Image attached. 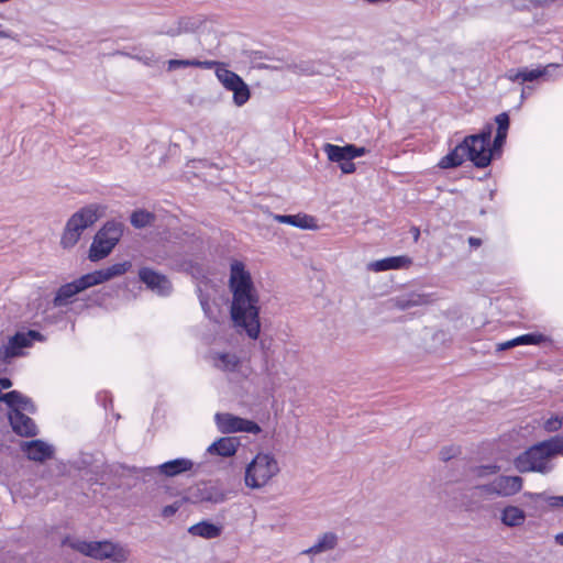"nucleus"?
I'll return each instance as SVG.
<instances>
[{
	"label": "nucleus",
	"instance_id": "f257e3e1",
	"mask_svg": "<svg viewBox=\"0 0 563 563\" xmlns=\"http://www.w3.org/2000/svg\"><path fill=\"white\" fill-rule=\"evenodd\" d=\"M229 289L232 294L230 314L233 324L256 340L261 332L260 297L244 263L233 261L230 265Z\"/></svg>",
	"mask_w": 563,
	"mask_h": 563
},
{
	"label": "nucleus",
	"instance_id": "f03ea898",
	"mask_svg": "<svg viewBox=\"0 0 563 563\" xmlns=\"http://www.w3.org/2000/svg\"><path fill=\"white\" fill-rule=\"evenodd\" d=\"M561 455L555 437L537 442L518 454L514 466L519 473L548 475L555 468L554 459Z\"/></svg>",
	"mask_w": 563,
	"mask_h": 563
},
{
	"label": "nucleus",
	"instance_id": "7ed1b4c3",
	"mask_svg": "<svg viewBox=\"0 0 563 563\" xmlns=\"http://www.w3.org/2000/svg\"><path fill=\"white\" fill-rule=\"evenodd\" d=\"M104 207L98 203L88 205L75 212L66 222L60 239L64 249L73 247L79 241L82 232L95 224L103 214Z\"/></svg>",
	"mask_w": 563,
	"mask_h": 563
},
{
	"label": "nucleus",
	"instance_id": "20e7f679",
	"mask_svg": "<svg viewBox=\"0 0 563 563\" xmlns=\"http://www.w3.org/2000/svg\"><path fill=\"white\" fill-rule=\"evenodd\" d=\"M279 472L278 462L268 453H258L245 470V485L262 488Z\"/></svg>",
	"mask_w": 563,
	"mask_h": 563
},
{
	"label": "nucleus",
	"instance_id": "39448f33",
	"mask_svg": "<svg viewBox=\"0 0 563 563\" xmlns=\"http://www.w3.org/2000/svg\"><path fill=\"white\" fill-rule=\"evenodd\" d=\"M123 234V224L108 221L95 235L89 249L88 258L99 262L106 258L115 247Z\"/></svg>",
	"mask_w": 563,
	"mask_h": 563
},
{
	"label": "nucleus",
	"instance_id": "423d86ee",
	"mask_svg": "<svg viewBox=\"0 0 563 563\" xmlns=\"http://www.w3.org/2000/svg\"><path fill=\"white\" fill-rule=\"evenodd\" d=\"M71 547L80 553L97 559H109L115 563H122L128 560L129 552L120 544L109 541H75Z\"/></svg>",
	"mask_w": 563,
	"mask_h": 563
},
{
	"label": "nucleus",
	"instance_id": "0eeeda50",
	"mask_svg": "<svg viewBox=\"0 0 563 563\" xmlns=\"http://www.w3.org/2000/svg\"><path fill=\"white\" fill-rule=\"evenodd\" d=\"M216 76L227 90L233 92V102L236 107H242L249 101L250 88L238 74L223 64L216 69Z\"/></svg>",
	"mask_w": 563,
	"mask_h": 563
},
{
	"label": "nucleus",
	"instance_id": "6e6552de",
	"mask_svg": "<svg viewBox=\"0 0 563 563\" xmlns=\"http://www.w3.org/2000/svg\"><path fill=\"white\" fill-rule=\"evenodd\" d=\"M214 423L221 433L246 432L258 434L262 428L254 421L234 416L229 412H217Z\"/></svg>",
	"mask_w": 563,
	"mask_h": 563
},
{
	"label": "nucleus",
	"instance_id": "1a4fd4ad",
	"mask_svg": "<svg viewBox=\"0 0 563 563\" xmlns=\"http://www.w3.org/2000/svg\"><path fill=\"white\" fill-rule=\"evenodd\" d=\"M40 332L30 330L26 333L18 332L11 336L0 350V364H9L12 358L23 355V349L31 345L34 340H41Z\"/></svg>",
	"mask_w": 563,
	"mask_h": 563
},
{
	"label": "nucleus",
	"instance_id": "9d476101",
	"mask_svg": "<svg viewBox=\"0 0 563 563\" xmlns=\"http://www.w3.org/2000/svg\"><path fill=\"white\" fill-rule=\"evenodd\" d=\"M229 493L217 484L200 483L191 487L186 500L192 504H221L228 499Z\"/></svg>",
	"mask_w": 563,
	"mask_h": 563
},
{
	"label": "nucleus",
	"instance_id": "9b49d317",
	"mask_svg": "<svg viewBox=\"0 0 563 563\" xmlns=\"http://www.w3.org/2000/svg\"><path fill=\"white\" fill-rule=\"evenodd\" d=\"M467 144L468 159L477 168H485L489 166L494 157V150H490V144L468 135L465 137Z\"/></svg>",
	"mask_w": 563,
	"mask_h": 563
},
{
	"label": "nucleus",
	"instance_id": "f8f14e48",
	"mask_svg": "<svg viewBox=\"0 0 563 563\" xmlns=\"http://www.w3.org/2000/svg\"><path fill=\"white\" fill-rule=\"evenodd\" d=\"M89 287H92V285L87 274L82 275L78 279L73 280L71 283H67L60 286L53 299V306L57 308L68 306L73 302V299L77 294L86 290Z\"/></svg>",
	"mask_w": 563,
	"mask_h": 563
},
{
	"label": "nucleus",
	"instance_id": "ddd939ff",
	"mask_svg": "<svg viewBox=\"0 0 563 563\" xmlns=\"http://www.w3.org/2000/svg\"><path fill=\"white\" fill-rule=\"evenodd\" d=\"M559 67L560 66L556 64H549L544 67H538L533 69H529L528 67L509 69L506 73V78L510 81H517L520 84L526 81H534L540 78L550 79L553 77V71Z\"/></svg>",
	"mask_w": 563,
	"mask_h": 563
},
{
	"label": "nucleus",
	"instance_id": "4468645a",
	"mask_svg": "<svg viewBox=\"0 0 563 563\" xmlns=\"http://www.w3.org/2000/svg\"><path fill=\"white\" fill-rule=\"evenodd\" d=\"M139 277L147 288L155 291L159 296H167L172 292V284L169 279L152 268L143 267L139 272Z\"/></svg>",
	"mask_w": 563,
	"mask_h": 563
},
{
	"label": "nucleus",
	"instance_id": "2eb2a0df",
	"mask_svg": "<svg viewBox=\"0 0 563 563\" xmlns=\"http://www.w3.org/2000/svg\"><path fill=\"white\" fill-rule=\"evenodd\" d=\"M194 467V462L186 457H179L175 460L167 461L157 467H151L144 470L146 474H153L158 472L159 474L166 477H174L180 475L183 473L191 471Z\"/></svg>",
	"mask_w": 563,
	"mask_h": 563
},
{
	"label": "nucleus",
	"instance_id": "dca6fc26",
	"mask_svg": "<svg viewBox=\"0 0 563 563\" xmlns=\"http://www.w3.org/2000/svg\"><path fill=\"white\" fill-rule=\"evenodd\" d=\"M131 267L132 263L130 261H124L122 263H115L109 267L88 273L87 276L91 282V285L96 286L125 274Z\"/></svg>",
	"mask_w": 563,
	"mask_h": 563
},
{
	"label": "nucleus",
	"instance_id": "f3484780",
	"mask_svg": "<svg viewBox=\"0 0 563 563\" xmlns=\"http://www.w3.org/2000/svg\"><path fill=\"white\" fill-rule=\"evenodd\" d=\"M21 450L25 453L29 460L35 462H44L51 459L54 453L53 446L42 440L22 442Z\"/></svg>",
	"mask_w": 563,
	"mask_h": 563
},
{
	"label": "nucleus",
	"instance_id": "a211bd4d",
	"mask_svg": "<svg viewBox=\"0 0 563 563\" xmlns=\"http://www.w3.org/2000/svg\"><path fill=\"white\" fill-rule=\"evenodd\" d=\"M9 421L12 430L21 437H35L37 434V427L33 419L19 410L9 412Z\"/></svg>",
	"mask_w": 563,
	"mask_h": 563
},
{
	"label": "nucleus",
	"instance_id": "6ab92c4d",
	"mask_svg": "<svg viewBox=\"0 0 563 563\" xmlns=\"http://www.w3.org/2000/svg\"><path fill=\"white\" fill-rule=\"evenodd\" d=\"M412 265V258L407 255L390 256L371 262L367 269L372 272H385L391 269L408 268Z\"/></svg>",
	"mask_w": 563,
	"mask_h": 563
},
{
	"label": "nucleus",
	"instance_id": "aec40b11",
	"mask_svg": "<svg viewBox=\"0 0 563 563\" xmlns=\"http://www.w3.org/2000/svg\"><path fill=\"white\" fill-rule=\"evenodd\" d=\"M0 399L1 402H4L11 409L10 411L19 410L21 412L34 413L36 409L32 399L18 390L5 393L3 396H0Z\"/></svg>",
	"mask_w": 563,
	"mask_h": 563
},
{
	"label": "nucleus",
	"instance_id": "412c9836",
	"mask_svg": "<svg viewBox=\"0 0 563 563\" xmlns=\"http://www.w3.org/2000/svg\"><path fill=\"white\" fill-rule=\"evenodd\" d=\"M273 219L278 223L289 224L303 230H317L316 218L306 213L298 214H274Z\"/></svg>",
	"mask_w": 563,
	"mask_h": 563
},
{
	"label": "nucleus",
	"instance_id": "4be33fe9",
	"mask_svg": "<svg viewBox=\"0 0 563 563\" xmlns=\"http://www.w3.org/2000/svg\"><path fill=\"white\" fill-rule=\"evenodd\" d=\"M240 445V440L235 437H224L214 441L207 449V452L212 455H219L222 457H230L236 453Z\"/></svg>",
	"mask_w": 563,
	"mask_h": 563
},
{
	"label": "nucleus",
	"instance_id": "5701e85b",
	"mask_svg": "<svg viewBox=\"0 0 563 563\" xmlns=\"http://www.w3.org/2000/svg\"><path fill=\"white\" fill-rule=\"evenodd\" d=\"M497 485V496L510 497L516 495L522 489L523 479L522 477L515 476H498L495 478Z\"/></svg>",
	"mask_w": 563,
	"mask_h": 563
},
{
	"label": "nucleus",
	"instance_id": "b1692460",
	"mask_svg": "<svg viewBox=\"0 0 563 563\" xmlns=\"http://www.w3.org/2000/svg\"><path fill=\"white\" fill-rule=\"evenodd\" d=\"M467 144L466 139H464L450 153L441 158L439 166L446 169L462 165L466 158L468 159Z\"/></svg>",
	"mask_w": 563,
	"mask_h": 563
},
{
	"label": "nucleus",
	"instance_id": "393cba45",
	"mask_svg": "<svg viewBox=\"0 0 563 563\" xmlns=\"http://www.w3.org/2000/svg\"><path fill=\"white\" fill-rule=\"evenodd\" d=\"M339 538L334 532H325L318 537L317 541L310 548L301 552L302 555H317L331 550L338 545Z\"/></svg>",
	"mask_w": 563,
	"mask_h": 563
},
{
	"label": "nucleus",
	"instance_id": "a878e982",
	"mask_svg": "<svg viewBox=\"0 0 563 563\" xmlns=\"http://www.w3.org/2000/svg\"><path fill=\"white\" fill-rule=\"evenodd\" d=\"M500 520L507 527H519L523 525L526 514L519 507L507 506L501 511Z\"/></svg>",
	"mask_w": 563,
	"mask_h": 563
},
{
	"label": "nucleus",
	"instance_id": "bb28decb",
	"mask_svg": "<svg viewBox=\"0 0 563 563\" xmlns=\"http://www.w3.org/2000/svg\"><path fill=\"white\" fill-rule=\"evenodd\" d=\"M212 360L214 366L224 372H234L240 365V358L234 353H214Z\"/></svg>",
	"mask_w": 563,
	"mask_h": 563
},
{
	"label": "nucleus",
	"instance_id": "cd10ccee",
	"mask_svg": "<svg viewBox=\"0 0 563 563\" xmlns=\"http://www.w3.org/2000/svg\"><path fill=\"white\" fill-rule=\"evenodd\" d=\"M192 536L201 537L205 539H214L221 534V528L208 521H201L188 529Z\"/></svg>",
	"mask_w": 563,
	"mask_h": 563
},
{
	"label": "nucleus",
	"instance_id": "c85d7f7f",
	"mask_svg": "<svg viewBox=\"0 0 563 563\" xmlns=\"http://www.w3.org/2000/svg\"><path fill=\"white\" fill-rule=\"evenodd\" d=\"M322 150L330 162L341 164L344 161H351L347 144L344 146H339L331 143H325L323 144Z\"/></svg>",
	"mask_w": 563,
	"mask_h": 563
},
{
	"label": "nucleus",
	"instance_id": "c756f323",
	"mask_svg": "<svg viewBox=\"0 0 563 563\" xmlns=\"http://www.w3.org/2000/svg\"><path fill=\"white\" fill-rule=\"evenodd\" d=\"M155 217L152 212L145 210H136L131 214V224L136 229L151 225Z\"/></svg>",
	"mask_w": 563,
	"mask_h": 563
},
{
	"label": "nucleus",
	"instance_id": "7c9ffc66",
	"mask_svg": "<svg viewBox=\"0 0 563 563\" xmlns=\"http://www.w3.org/2000/svg\"><path fill=\"white\" fill-rule=\"evenodd\" d=\"M563 427V417L560 416H551L550 418L545 419L542 423V428L548 433H554L561 430Z\"/></svg>",
	"mask_w": 563,
	"mask_h": 563
},
{
	"label": "nucleus",
	"instance_id": "2f4dec72",
	"mask_svg": "<svg viewBox=\"0 0 563 563\" xmlns=\"http://www.w3.org/2000/svg\"><path fill=\"white\" fill-rule=\"evenodd\" d=\"M188 67H197L202 69H218V66H222L223 63L216 60H199L197 58L188 59Z\"/></svg>",
	"mask_w": 563,
	"mask_h": 563
},
{
	"label": "nucleus",
	"instance_id": "473e14b6",
	"mask_svg": "<svg viewBox=\"0 0 563 563\" xmlns=\"http://www.w3.org/2000/svg\"><path fill=\"white\" fill-rule=\"evenodd\" d=\"M495 122L497 124V131L498 132L508 133V129H509V115H508V113L503 112V113L498 114L495 118Z\"/></svg>",
	"mask_w": 563,
	"mask_h": 563
},
{
	"label": "nucleus",
	"instance_id": "72a5a7b5",
	"mask_svg": "<svg viewBox=\"0 0 563 563\" xmlns=\"http://www.w3.org/2000/svg\"><path fill=\"white\" fill-rule=\"evenodd\" d=\"M523 345H538L545 341V336L540 333L523 334Z\"/></svg>",
	"mask_w": 563,
	"mask_h": 563
},
{
	"label": "nucleus",
	"instance_id": "f704fd0d",
	"mask_svg": "<svg viewBox=\"0 0 563 563\" xmlns=\"http://www.w3.org/2000/svg\"><path fill=\"white\" fill-rule=\"evenodd\" d=\"M499 471V466L495 464L482 465L475 470L477 476L483 477L487 475H494Z\"/></svg>",
	"mask_w": 563,
	"mask_h": 563
},
{
	"label": "nucleus",
	"instance_id": "c9c22d12",
	"mask_svg": "<svg viewBox=\"0 0 563 563\" xmlns=\"http://www.w3.org/2000/svg\"><path fill=\"white\" fill-rule=\"evenodd\" d=\"M347 148H349V154H350L351 161H353L354 158L364 156L365 154L368 153V150L366 147L356 146L354 144H347Z\"/></svg>",
	"mask_w": 563,
	"mask_h": 563
},
{
	"label": "nucleus",
	"instance_id": "e433bc0d",
	"mask_svg": "<svg viewBox=\"0 0 563 563\" xmlns=\"http://www.w3.org/2000/svg\"><path fill=\"white\" fill-rule=\"evenodd\" d=\"M492 133H493V125L486 124L479 133L472 134V136L479 137V140L490 144Z\"/></svg>",
	"mask_w": 563,
	"mask_h": 563
},
{
	"label": "nucleus",
	"instance_id": "4c0bfd02",
	"mask_svg": "<svg viewBox=\"0 0 563 563\" xmlns=\"http://www.w3.org/2000/svg\"><path fill=\"white\" fill-rule=\"evenodd\" d=\"M506 137H507V133L498 132V131L496 132L494 142H493V146L490 147V150H494V154L503 147V145L506 142Z\"/></svg>",
	"mask_w": 563,
	"mask_h": 563
},
{
	"label": "nucleus",
	"instance_id": "58836bf2",
	"mask_svg": "<svg viewBox=\"0 0 563 563\" xmlns=\"http://www.w3.org/2000/svg\"><path fill=\"white\" fill-rule=\"evenodd\" d=\"M477 489H479L485 495H496L497 496V485L496 479L488 484L479 485L477 486Z\"/></svg>",
	"mask_w": 563,
	"mask_h": 563
},
{
	"label": "nucleus",
	"instance_id": "ea45409f",
	"mask_svg": "<svg viewBox=\"0 0 563 563\" xmlns=\"http://www.w3.org/2000/svg\"><path fill=\"white\" fill-rule=\"evenodd\" d=\"M188 59H169L167 62V68L169 71L188 67Z\"/></svg>",
	"mask_w": 563,
	"mask_h": 563
},
{
	"label": "nucleus",
	"instance_id": "a19ab883",
	"mask_svg": "<svg viewBox=\"0 0 563 563\" xmlns=\"http://www.w3.org/2000/svg\"><path fill=\"white\" fill-rule=\"evenodd\" d=\"M179 507H180V504L178 501H176L172 505L165 506L162 510L163 517H165V518L172 517L173 515H175L178 511Z\"/></svg>",
	"mask_w": 563,
	"mask_h": 563
},
{
	"label": "nucleus",
	"instance_id": "79ce46f5",
	"mask_svg": "<svg viewBox=\"0 0 563 563\" xmlns=\"http://www.w3.org/2000/svg\"><path fill=\"white\" fill-rule=\"evenodd\" d=\"M198 290H199V301H200L201 308H202L205 314L207 317H209L210 316V311H211L209 299H208L207 296H205L202 294L200 288Z\"/></svg>",
	"mask_w": 563,
	"mask_h": 563
},
{
	"label": "nucleus",
	"instance_id": "37998d69",
	"mask_svg": "<svg viewBox=\"0 0 563 563\" xmlns=\"http://www.w3.org/2000/svg\"><path fill=\"white\" fill-rule=\"evenodd\" d=\"M545 500L552 508H563V496H549Z\"/></svg>",
	"mask_w": 563,
	"mask_h": 563
},
{
	"label": "nucleus",
	"instance_id": "c03bdc74",
	"mask_svg": "<svg viewBox=\"0 0 563 563\" xmlns=\"http://www.w3.org/2000/svg\"><path fill=\"white\" fill-rule=\"evenodd\" d=\"M340 169L344 174H352L355 172V164L352 161H344L340 164Z\"/></svg>",
	"mask_w": 563,
	"mask_h": 563
},
{
	"label": "nucleus",
	"instance_id": "a18cd8bd",
	"mask_svg": "<svg viewBox=\"0 0 563 563\" xmlns=\"http://www.w3.org/2000/svg\"><path fill=\"white\" fill-rule=\"evenodd\" d=\"M515 347L512 339L506 342H501L497 344L498 351H505Z\"/></svg>",
	"mask_w": 563,
	"mask_h": 563
},
{
	"label": "nucleus",
	"instance_id": "49530a36",
	"mask_svg": "<svg viewBox=\"0 0 563 563\" xmlns=\"http://www.w3.org/2000/svg\"><path fill=\"white\" fill-rule=\"evenodd\" d=\"M0 37L2 38H15L12 32L3 30L2 24H0Z\"/></svg>",
	"mask_w": 563,
	"mask_h": 563
},
{
	"label": "nucleus",
	"instance_id": "de8ad7c7",
	"mask_svg": "<svg viewBox=\"0 0 563 563\" xmlns=\"http://www.w3.org/2000/svg\"><path fill=\"white\" fill-rule=\"evenodd\" d=\"M468 243H470V245H471L472 247H478V246H481L482 241H481V239H478V238L470 236V238H468Z\"/></svg>",
	"mask_w": 563,
	"mask_h": 563
},
{
	"label": "nucleus",
	"instance_id": "09e8293b",
	"mask_svg": "<svg viewBox=\"0 0 563 563\" xmlns=\"http://www.w3.org/2000/svg\"><path fill=\"white\" fill-rule=\"evenodd\" d=\"M0 386L4 389H8L12 386V382L10 378L2 377L0 378Z\"/></svg>",
	"mask_w": 563,
	"mask_h": 563
},
{
	"label": "nucleus",
	"instance_id": "8fccbe9b",
	"mask_svg": "<svg viewBox=\"0 0 563 563\" xmlns=\"http://www.w3.org/2000/svg\"><path fill=\"white\" fill-rule=\"evenodd\" d=\"M559 445V449L561 451V455L563 456V434H556L554 435Z\"/></svg>",
	"mask_w": 563,
	"mask_h": 563
},
{
	"label": "nucleus",
	"instance_id": "3c124183",
	"mask_svg": "<svg viewBox=\"0 0 563 563\" xmlns=\"http://www.w3.org/2000/svg\"><path fill=\"white\" fill-rule=\"evenodd\" d=\"M162 34H167L169 36H176L180 33L179 30H176V29H170V30H167V31H162L161 32Z\"/></svg>",
	"mask_w": 563,
	"mask_h": 563
},
{
	"label": "nucleus",
	"instance_id": "603ef678",
	"mask_svg": "<svg viewBox=\"0 0 563 563\" xmlns=\"http://www.w3.org/2000/svg\"><path fill=\"white\" fill-rule=\"evenodd\" d=\"M512 341H514V345L515 346L523 345V338H522V335H519V336L512 339Z\"/></svg>",
	"mask_w": 563,
	"mask_h": 563
},
{
	"label": "nucleus",
	"instance_id": "864d4df0",
	"mask_svg": "<svg viewBox=\"0 0 563 563\" xmlns=\"http://www.w3.org/2000/svg\"><path fill=\"white\" fill-rule=\"evenodd\" d=\"M554 539L558 544L563 545V532L558 533Z\"/></svg>",
	"mask_w": 563,
	"mask_h": 563
},
{
	"label": "nucleus",
	"instance_id": "5fc2aeb1",
	"mask_svg": "<svg viewBox=\"0 0 563 563\" xmlns=\"http://www.w3.org/2000/svg\"><path fill=\"white\" fill-rule=\"evenodd\" d=\"M412 231H413V239H415V241H417L419 239V235H420L419 229L413 228Z\"/></svg>",
	"mask_w": 563,
	"mask_h": 563
},
{
	"label": "nucleus",
	"instance_id": "6e6d98bb",
	"mask_svg": "<svg viewBox=\"0 0 563 563\" xmlns=\"http://www.w3.org/2000/svg\"><path fill=\"white\" fill-rule=\"evenodd\" d=\"M424 297H426V296L420 297V300H419L418 302L426 303V302H427V300H423V299H422V298H424Z\"/></svg>",
	"mask_w": 563,
	"mask_h": 563
},
{
	"label": "nucleus",
	"instance_id": "4d7b16f0",
	"mask_svg": "<svg viewBox=\"0 0 563 563\" xmlns=\"http://www.w3.org/2000/svg\"><path fill=\"white\" fill-rule=\"evenodd\" d=\"M525 96H527V92H526V88L522 89V93H521V97L523 98Z\"/></svg>",
	"mask_w": 563,
	"mask_h": 563
},
{
	"label": "nucleus",
	"instance_id": "13d9d810",
	"mask_svg": "<svg viewBox=\"0 0 563 563\" xmlns=\"http://www.w3.org/2000/svg\"><path fill=\"white\" fill-rule=\"evenodd\" d=\"M525 96H527V92H526V88L522 89V93H521V97L523 98Z\"/></svg>",
	"mask_w": 563,
	"mask_h": 563
}]
</instances>
